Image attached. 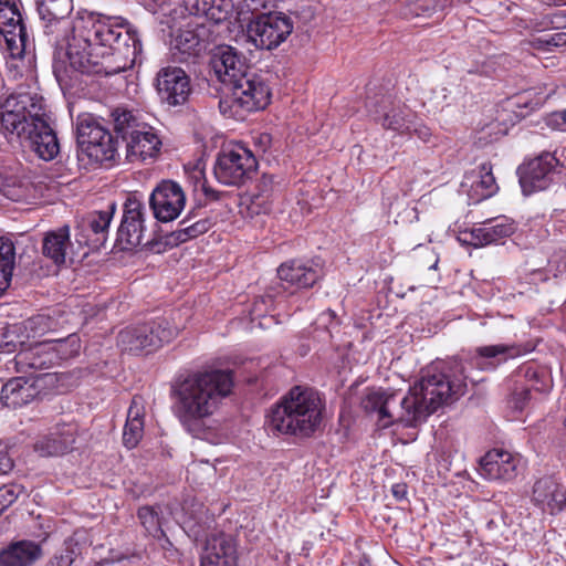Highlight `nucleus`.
<instances>
[{"label":"nucleus","instance_id":"nucleus-1","mask_svg":"<svg viewBox=\"0 0 566 566\" xmlns=\"http://www.w3.org/2000/svg\"><path fill=\"white\" fill-rule=\"evenodd\" d=\"M44 33L72 69L113 75L130 67L142 50L137 32L119 17L82 12L69 18L72 0H36Z\"/></svg>","mask_w":566,"mask_h":566},{"label":"nucleus","instance_id":"nucleus-2","mask_svg":"<svg viewBox=\"0 0 566 566\" xmlns=\"http://www.w3.org/2000/svg\"><path fill=\"white\" fill-rule=\"evenodd\" d=\"M463 376L452 378L432 368L410 387L408 394L376 389L369 391L363 406L378 416L379 426L387 428L396 422L416 426L454 397L463 394Z\"/></svg>","mask_w":566,"mask_h":566},{"label":"nucleus","instance_id":"nucleus-3","mask_svg":"<svg viewBox=\"0 0 566 566\" xmlns=\"http://www.w3.org/2000/svg\"><path fill=\"white\" fill-rule=\"evenodd\" d=\"M232 386L231 373L219 369L195 373L178 381L174 388L175 412L184 428L212 444L222 442L226 434L212 415Z\"/></svg>","mask_w":566,"mask_h":566},{"label":"nucleus","instance_id":"nucleus-4","mask_svg":"<svg viewBox=\"0 0 566 566\" xmlns=\"http://www.w3.org/2000/svg\"><path fill=\"white\" fill-rule=\"evenodd\" d=\"M323 409L316 391L295 386L271 408L268 424L277 433L308 437L319 428Z\"/></svg>","mask_w":566,"mask_h":566},{"label":"nucleus","instance_id":"nucleus-5","mask_svg":"<svg viewBox=\"0 0 566 566\" xmlns=\"http://www.w3.org/2000/svg\"><path fill=\"white\" fill-rule=\"evenodd\" d=\"M114 129L126 143V158L130 163L155 158L161 148V139L155 128L140 123L130 111L113 112Z\"/></svg>","mask_w":566,"mask_h":566},{"label":"nucleus","instance_id":"nucleus-6","mask_svg":"<svg viewBox=\"0 0 566 566\" xmlns=\"http://www.w3.org/2000/svg\"><path fill=\"white\" fill-rule=\"evenodd\" d=\"M43 116L42 98L28 93L11 94L0 103V132L20 140Z\"/></svg>","mask_w":566,"mask_h":566},{"label":"nucleus","instance_id":"nucleus-7","mask_svg":"<svg viewBox=\"0 0 566 566\" xmlns=\"http://www.w3.org/2000/svg\"><path fill=\"white\" fill-rule=\"evenodd\" d=\"M177 334L166 319L127 327L118 334V346L130 353L151 352L169 343Z\"/></svg>","mask_w":566,"mask_h":566},{"label":"nucleus","instance_id":"nucleus-8","mask_svg":"<svg viewBox=\"0 0 566 566\" xmlns=\"http://www.w3.org/2000/svg\"><path fill=\"white\" fill-rule=\"evenodd\" d=\"M76 128L77 142L83 154L96 163L115 158L116 145L111 133L92 116H78Z\"/></svg>","mask_w":566,"mask_h":566},{"label":"nucleus","instance_id":"nucleus-9","mask_svg":"<svg viewBox=\"0 0 566 566\" xmlns=\"http://www.w3.org/2000/svg\"><path fill=\"white\" fill-rule=\"evenodd\" d=\"M293 20L282 12L262 13L248 25V34L255 46L273 50L291 35Z\"/></svg>","mask_w":566,"mask_h":566},{"label":"nucleus","instance_id":"nucleus-10","mask_svg":"<svg viewBox=\"0 0 566 566\" xmlns=\"http://www.w3.org/2000/svg\"><path fill=\"white\" fill-rule=\"evenodd\" d=\"M256 168L253 154L241 145L224 148L218 156L214 176L223 185L243 184Z\"/></svg>","mask_w":566,"mask_h":566},{"label":"nucleus","instance_id":"nucleus-11","mask_svg":"<svg viewBox=\"0 0 566 566\" xmlns=\"http://www.w3.org/2000/svg\"><path fill=\"white\" fill-rule=\"evenodd\" d=\"M0 34L13 59L22 57L32 48L17 0H0Z\"/></svg>","mask_w":566,"mask_h":566},{"label":"nucleus","instance_id":"nucleus-12","mask_svg":"<svg viewBox=\"0 0 566 566\" xmlns=\"http://www.w3.org/2000/svg\"><path fill=\"white\" fill-rule=\"evenodd\" d=\"M231 107L242 112H255L265 108L270 104L271 91L264 80L253 73H249L231 88Z\"/></svg>","mask_w":566,"mask_h":566},{"label":"nucleus","instance_id":"nucleus-13","mask_svg":"<svg viewBox=\"0 0 566 566\" xmlns=\"http://www.w3.org/2000/svg\"><path fill=\"white\" fill-rule=\"evenodd\" d=\"M149 203L157 220L169 222L180 216L186 205V196L177 182L165 180L153 190Z\"/></svg>","mask_w":566,"mask_h":566},{"label":"nucleus","instance_id":"nucleus-14","mask_svg":"<svg viewBox=\"0 0 566 566\" xmlns=\"http://www.w3.org/2000/svg\"><path fill=\"white\" fill-rule=\"evenodd\" d=\"M156 88L160 101L168 106L184 105L192 91L189 76L177 66H167L158 72Z\"/></svg>","mask_w":566,"mask_h":566},{"label":"nucleus","instance_id":"nucleus-15","mask_svg":"<svg viewBox=\"0 0 566 566\" xmlns=\"http://www.w3.org/2000/svg\"><path fill=\"white\" fill-rule=\"evenodd\" d=\"M144 205L129 197L124 205L122 223L117 231L116 244L120 250H133L142 244L144 237Z\"/></svg>","mask_w":566,"mask_h":566},{"label":"nucleus","instance_id":"nucleus-16","mask_svg":"<svg viewBox=\"0 0 566 566\" xmlns=\"http://www.w3.org/2000/svg\"><path fill=\"white\" fill-rule=\"evenodd\" d=\"M523 464L521 455L494 449L481 459L479 473L490 481H510L517 475V471Z\"/></svg>","mask_w":566,"mask_h":566},{"label":"nucleus","instance_id":"nucleus-17","mask_svg":"<svg viewBox=\"0 0 566 566\" xmlns=\"http://www.w3.org/2000/svg\"><path fill=\"white\" fill-rule=\"evenodd\" d=\"M531 500L542 513L556 515L566 506V488L553 475L542 476L533 485Z\"/></svg>","mask_w":566,"mask_h":566},{"label":"nucleus","instance_id":"nucleus-18","mask_svg":"<svg viewBox=\"0 0 566 566\" xmlns=\"http://www.w3.org/2000/svg\"><path fill=\"white\" fill-rule=\"evenodd\" d=\"M557 163L558 160L555 156L547 153L521 167L520 184L524 193H531L547 188Z\"/></svg>","mask_w":566,"mask_h":566},{"label":"nucleus","instance_id":"nucleus-19","mask_svg":"<svg viewBox=\"0 0 566 566\" xmlns=\"http://www.w3.org/2000/svg\"><path fill=\"white\" fill-rule=\"evenodd\" d=\"M217 78L229 90L249 74L245 61L230 46L220 48L211 60Z\"/></svg>","mask_w":566,"mask_h":566},{"label":"nucleus","instance_id":"nucleus-20","mask_svg":"<svg viewBox=\"0 0 566 566\" xmlns=\"http://www.w3.org/2000/svg\"><path fill=\"white\" fill-rule=\"evenodd\" d=\"M19 142L46 161L54 159L60 153L56 134L48 124L45 116L35 122Z\"/></svg>","mask_w":566,"mask_h":566},{"label":"nucleus","instance_id":"nucleus-21","mask_svg":"<svg viewBox=\"0 0 566 566\" xmlns=\"http://www.w3.org/2000/svg\"><path fill=\"white\" fill-rule=\"evenodd\" d=\"M461 189L469 197L471 203H478L490 198L497 191V185L490 164H482L467 172Z\"/></svg>","mask_w":566,"mask_h":566},{"label":"nucleus","instance_id":"nucleus-22","mask_svg":"<svg viewBox=\"0 0 566 566\" xmlns=\"http://www.w3.org/2000/svg\"><path fill=\"white\" fill-rule=\"evenodd\" d=\"M237 544L231 536L213 535L207 539L200 566H238Z\"/></svg>","mask_w":566,"mask_h":566},{"label":"nucleus","instance_id":"nucleus-23","mask_svg":"<svg viewBox=\"0 0 566 566\" xmlns=\"http://www.w3.org/2000/svg\"><path fill=\"white\" fill-rule=\"evenodd\" d=\"M514 232V224L506 219H495L493 222L473 228L464 232L460 240L473 247H483L495 243Z\"/></svg>","mask_w":566,"mask_h":566},{"label":"nucleus","instance_id":"nucleus-24","mask_svg":"<svg viewBox=\"0 0 566 566\" xmlns=\"http://www.w3.org/2000/svg\"><path fill=\"white\" fill-rule=\"evenodd\" d=\"M76 424H63L48 437L38 441L34 446L35 451L41 455H60L73 450L77 438Z\"/></svg>","mask_w":566,"mask_h":566},{"label":"nucleus","instance_id":"nucleus-25","mask_svg":"<svg viewBox=\"0 0 566 566\" xmlns=\"http://www.w3.org/2000/svg\"><path fill=\"white\" fill-rule=\"evenodd\" d=\"M185 10L214 23L228 20L233 12V0H182Z\"/></svg>","mask_w":566,"mask_h":566},{"label":"nucleus","instance_id":"nucleus-26","mask_svg":"<svg viewBox=\"0 0 566 566\" xmlns=\"http://www.w3.org/2000/svg\"><path fill=\"white\" fill-rule=\"evenodd\" d=\"M145 416V399L140 396H135L128 408L123 432V442L126 448L133 449L142 440L144 436Z\"/></svg>","mask_w":566,"mask_h":566},{"label":"nucleus","instance_id":"nucleus-27","mask_svg":"<svg viewBox=\"0 0 566 566\" xmlns=\"http://www.w3.org/2000/svg\"><path fill=\"white\" fill-rule=\"evenodd\" d=\"M413 113L405 107H392L389 103L384 102L381 108L376 111L375 119L379 122L384 128L391 129L398 134H411L413 125Z\"/></svg>","mask_w":566,"mask_h":566},{"label":"nucleus","instance_id":"nucleus-28","mask_svg":"<svg viewBox=\"0 0 566 566\" xmlns=\"http://www.w3.org/2000/svg\"><path fill=\"white\" fill-rule=\"evenodd\" d=\"M318 266L308 265L298 261L282 264L277 270L281 281L297 287H310L315 284L319 277Z\"/></svg>","mask_w":566,"mask_h":566},{"label":"nucleus","instance_id":"nucleus-29","mask_svg":"<svg viewBox=\"0 0 566 566\" xmlns=\"http://www.w3.org/2000/svg\"><path fill=\"white\" fill-rule=\"evenodd\" d=\"M476 364L483 369H495L499 365L509 359L522 355V349L517 345L495 344L480 346L475 349Z\"/></svg>","mask_w":566,"mask_h":566},{"label":"nucleus","instance_id":"nucleus-30","mask_svg":"<svg viewBox=\"0 0 566 566\" xmlns=\"http://www.w3.org/2000/svg\"><path fill=\"white\" fill-rule=\"evenodd\" d=\"M36 394L33 382L24 377H15L3 385L1 401L7 407L18 408L32 401Z\"/></svg>","mask_w":566,"mask_h":566},{"label":"nucleus","instance_id":"nucleus-31","mask_svg":"<svg viewBox=\"0 0 566 566\" xmlns=\"http://www.w3.org/2000/svg\"><path fill=\"white\" fill-rule=\"evenodd\" d=\"M41 556V548L30 541H21L0 552V566H30Z\"/></svg>","mask_w":566,"mask_h":566},{"label":"nucleus","instance_id":"nucleus-32","mask_svg":"<svg viewBox=\"0 0 566 566\" xmlns=\"http://www.w3.org/2000/svg\"><path fill=\"white\" fill-rule=\"evenodd\" d=\"M71 248L72 242L70 239V228L67 226L48 232L43 239V254L51 259L56 265L65 263Z\"/></svg>","mask_w":566,"mask_h":566},{"label":"nucleus","instance_id":"nucleus-33","mask_svg":"<svg viewBox=\"0 0 566 566\" xmlns=\"http://www.w3.org/2000/svg\"><path fill=\"white\" fill-rule=\"evenodd\" d=\"M54 346L51 343L36 344L28 350H21L15 356V365L19 369H41L53 363L56 358Z\"/></svg>","mask_w":566,"mask_h":566},{"label":"nucleus","instance_id":"nucleus-34","mask_svg":"<svg viewBox=\"0 0 566 566\" xmlns=\"http://www.w3.org/2000/svg\"><path fill=\"white\" fill-rule=\"evenodd\" d=\"M113 218V210L91 213L84 221L87 234V244L99 247L104 244L107 238V231Z\"/></svg>","mask_w":566,"mask_h":566},{"label":"nucleus","instance_id":"nucleus-35","mask_svg":"<svg viewBox=\"0 0 566 566\" xmlns=\"http://www.w3.org/2000/svg\"><path fill=\"white\" fill-rule=\"evenodd\" d=\"M14 266V244L10 239L0 237V296L11 284Z\"/></svg>","mask_w":566,"mask_h":566},{"label":"nucleus","instance_id":"nucleus-36","mask_svg":"<svg viewBox=\"0 0 566 566\" xmlns=\"http://www.w3.org/2000/svg\"><path fill=\"white\" fill-rule=\"evenodd\" d=\"M138 517L146 532L154 537H160L165 522L164 509L161 506H144L138 510Z\"/></svg>","mask_w":566,"mask_h":566},{"label":"nucleus","instance_id":"nucleus-37","mask_svg":"<svg viewBox=\"0 0 566 566\" xmlns=\"http://www.w3.org/2000/svg\"><path fill=\"white\" fill-rule=\"evenodd\" d=\"M272 193L268 190L252 195L242 202L241 212L244 213L243 209H245L249 217L266 214L272 209Z\"/></svg>","mask_w":566,"mask_h":566},{"label":"nucleus","instance_id":"nucleus-38","mask_svg":"<svg viewBox=\"0 0 566 566\" xmlns=\"http://www.w3.org/2000/svg\"><path fill=\"white\" fill-rule=\"evenodd\" d=\"M199 44V36L191 29L179 30L171 40L172 48L182 54H191L196 52Z\"/></svg>","mask_w":566,"mask_h":566},{"label":"nucleus","instance_id":"nucleus-39","mask_svg":"<svg viewBox=\"0 0 566 566\" xmlns=\"http://www.w3.org/2000/svg\"><path fill=\"white\" fill-rule=\"evenodd\" d=\"M449 0L437 1L434 6L429 7L424 2L415 1L407 4L403 15L413 18L420 15H430L432 12L442 11L447 8Z\"/></svg>","mask_w":566,"mask_h":566},{"label":"nucleus","instance_id":"nucleus-40","mask_svg":"<svg viewBox=\"0 0 566 566\" xmlns=\"http://www.w3.org/2000/svg\"><path fill=\"white\" fill-rule=\"evenodd\" d=\"M23 492V488L19 484H6L0 488V513L13 504L19 495Z\"/></svg>","mask_w":566,"mask_h":566},{"label":"nucleus","instance_id":"nucleus-41","mask_svg":"<svg viewBox=\"0 0 566 566\" xmlns=\"http://www.w3.org/2000/svg\"><path fill=\"white\" fill-rule=\"evenodd\" d=\"M530 400V392L525 389L513 394L509 401L510 408L515 412H521L527 406Z\"/></svg>","mask_w":566,"mask_h":566},{"label":"nucleus","instance_id":"nucleus-42","mask_svg":"<svg viewBox=\"0 0 566 566\" xmlns=\"http://www.w3.org/2000/svg\"><path fill=\"white\" fill-rule=\"evenodd\" d=\"M74 555L75 552L70 547V544L66 543L65 551L60 555L54 556L48 566H71L74 562Z\"/></svg>","mask_w":566,"mask_h":566},{"label":"nucleus","instance_id":"nucleus-43","mask_svg":"<svg viewBox=\"0 0 566 566\" xmlns=\"http://www.w3.org/2000/svg\"><path fill=\"white\" fill-rule=\"evenodd\" d=\"M274 0H244L243 6L251 12H261L272 8Z\"/></svg>","mask_w":566,"mask_h":566},{"label":"nucleus","instance_id":"nucleus-44","mask_svg":"<svg viewBox=\"0 0 566 566\" xmlns=\"http://www.w3.org/2000/svg\"><path fill=\"white\" fill-rule=\"evenodd\" d=\"M13 468V460L11 459L8 449L0 442V474L9 473Z\"/></svg>","mask_w":566,"mask_h":566},{"label":"nucleus","instance_id":"nucleus-45","mask_svg":"<svg viewBox=\"0 0 566 566\" xmlns=\"http://www.w3.org/2000/svg\"><path fill=\"white\" fill-rule=\"evenodd\" d=\"M3 195L13 201H20L24 198V191L21 186L7 185L2 189Z\"/></svg>","mask_w":566,"mask_h":566},{"label":"nucleus","instance_id":"nucleus-46","mask_svg":"<svg viewBox=\"0 0 566 566\" xmlns=\"http://www.w3.org/2000/svg\"><path fill=\"white\" fill-rule=\"evenodd\" d=\"M411 133L416 134L423 142H427L431 135L430 129L422 123L418 122L416 115H413V125L411 126Z\"/></svg>","mask_w":566,"mask_h":566},{"label":"nucleus","instance_id":"nucleus-47","mask_svg":"<svg viewBox=\"0 0 566 566\" xmlns=\"http://www.w3.org/2000/svg\"><path fill=\"white\" fill-rule=\"evenodd\" d=\"M268 301H271V298L268 296V297H262L258 301H255V303L253 304V307H252V311H251V315H252V321H254L256 317H261L263 315H265V313H268V307H266V302Z\"/></svg>","mask_w":566,"mask_h":566},{"label":"nucleus","instance_id":"nucleus-48","mask_svg":"<svg viewBox=\"0 0 566 566\" xmlns=\"http://www.w3.org/2000/svg\"><path fill=\"white\" fill-rule=\"evenodd\" d=\"M185 230L191 237L205 233L208 230L207 221H198L187 227Z\"/></svg>","mask_w":566,"mask_h":566},{"label":"nucleus","instance_id":"nucleus-49","mask_svg":"<svg viewBox=\"0 0 566 566\" xmlns=\"http://www.w3.org/2000/svg\"><path fill=\"white\" fill-rule=\"evenodd\" d=\"M272 144V137L268 133L260 134L255 138V145H258L263 151H265Z\"/></svg>","mask_w":566,"mask_h":566},{"label":"nucleus","instance_id":"nucleus-50","mask_svg":"<svg viewBox=\"0 0 566 566\" xmlns=\"http://www.w3.org/2000/svg\"><path fill=\"white\" fill-rule=\"evenodd\" d=\"M547 43L556 48H566V33L553 34Z\"/></svg>","mask_w":566,"mask_h":566},{"label":"nucleus","instance_id":"nucleus-51","mask_svg":"<svg viewBox=\"0 0 566 566\" xmlns=\"http://www.w3.org/2000/svg\"><path fill=\"white\" fill-rule=\"evenodd\" d=\"M175 520L178 524H180L184 528L189 527V521L186 518L185 514H176Z\"/></svg>","mask_w":566,"mask_h":566},{"label":"nucleus","instance_id":"nucleus-52","mask_svg":"<svg viewBox=\"0 0 566 566\" xmlns=\"http://www.w3.org/2000/svg\"><path fill=\"white\" fill-rule=\"evenodd\" d=\"M392 491H394V495H395L397 499H402V497H403V495H405V493H406V491H405V486H403V485H399V484L395 485V486H394V489H392Z\"/></svg>","mask_w":566,"mask_h":566},{"label":"nucleus","instance_id":"nucleus-53","mask_svg":"<svg viewBox=\"0 0 566 566\" xmlns=\"http://www.w3.org/2000/svg\"><path fill=\"white\" fill-rule=\"evenodd\" d=\"M552 4L555 7H566V0H552ZM560 13L562 15L566 17V9Z\"/></svg>","mask_w":566,"mask_h":566},{"label":"nucleus","instance_id":"nucleus-54","mask_svg":"<svg viewBox=\"0 0 566 566\" xmlns=\"http://www.w3.org/2000/svg\"><path fill=\"white\" fill-rule=\"evenodd\" d=\"M493 126H494L493 124H490V125L486 126V128H489V130H490V134L494 133L495 135H497V134H505L506 133V128H497L495 130V128Z\"/></svg>","mask_w":566,"mask_h":566},{"label":"nucleus","instance_id":"nucleus-55","mask_svg":"<svg viewBox=\"0 0 566 566\" xmlns=\"http://www.w3.org/2000/svg\"><path fill=\"white\" fill-rule=\"evenodd\" d=\"M554 117L556 118V120H562V123L565 125V129H566V111L555 114Z\"/></svg>","mask_w":566,"mask_h":566},{"label":"nucleus","instance_id":"nucleus-56","mask_svg":"<svg viewBox=\"0 0 566 566\" xmlns=\"http://www.w3.org/2000/svg\"><path fill=\"white\" fill-rule=\"evenodd\" d=\"M109 564V560L108 559H104L99 563L101 566H105V565H108Z\"/></svg>","mask_w":566,"mask_h":566}]
</instances>
